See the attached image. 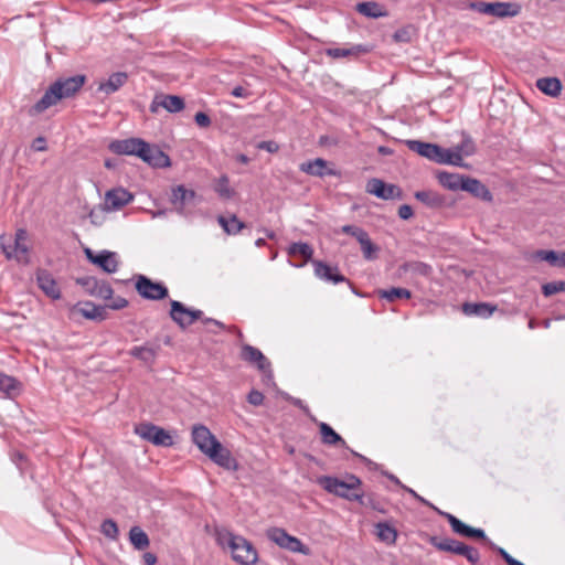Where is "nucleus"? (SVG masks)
I'll use <instances>...</instances> for the list:
<instances>
[{
    "instance_id": "obj_1",
    "label": "nucleus",
    "mask_w": 565,
    "mask_h": 565,
    "mask_svg": "<svg viewBox=\"0 0 565 565\" xmlns=\"http://www.w3.org/2000/svg\"><path fill=\"white\" fill-rule=\"evenodd\" d=\"M108 149L119 156H136L152 168H167L171 164L168 154L141 138L113 140L108 145Z\"/></svg>"
},
{
    "instance_id": "obj_2",
    "label": "nucleus",
    "mask_w": 565,
    "mask_h": 565,
    "mask_svg": "<svg viewBox=\"0 0 565 565\" xmlns=\"http://www.w3.org/2000/svg\"><path fill=\"white\" fill-rule=\"evenodd\" d=\"M87 77L76 74L70 77H58L44 92L43 96L29 109L30 116H36L55 106L60 100L74 97L86 83Z\"/></svg>"
},
{
    "instance_id": "obj_3",
    "label": "nucleus",
    "mask_w": 565,
    "mask_h": 565,
    "mask_svg": "<svg viewBox=\"0 0 565 565\" xmlns=\"http://www.w3.org/2000/svg\"><path fill=\"white\" fill-rule=\"evenodd\" d=\"M216 541L222 547L230 548L233 559L241 565H254L258 559V553L254 545L241 535H236L226 529L216 531Z\"/></svg>"
},
{
    "instance_id": "obj_4",
    "label": "nucleus",
    "mask_w": 565,
    "mask_h": 565,
    "mask_svg": "<svg viewBox=\"0 0 565 565\" xmlns=\"http://www.w3.org/2000/svg\"><path fill=\"white\" fill-rule=\"evenodd\" d=\"M318 483L329 493L349 501H358L362 505L365 504L364 494L359 491L361 480L354 475H348L345 480L331 476H321L318 478Z\"/></svg>"
},
{
    "instance_id": "obj_5",
    "label": "nucleus",
    "mask_w": 565,
    "mask_h": 565,
    "mask_svg": "<svg viewBox=\"0 0 565 565\" xmlns=\"http://www.w3.org/2000/svg\"><path fill=\"white\" fill-rule=\"evenodd\" d=\"M405 143L409 150L438 164L459 163L460 157L457 153H450L436 143L422 140H406Z\"/></svg>"
},
{
    "instance_id": "obj_6",
    "label": "nucleus",
    "mask_w": 565,
    "mask_h": 565,
    "mask_svg": "<svg viewBox=\"0 0 565 565\" xmlns=\"http://www.w3.org/2000/svg\"><path fill=\"white\" fill-rule=\"evenodd\" d=\"M467 9L499 19L513 18L521 12V6L519 3L503 1H471L467 4Z\"/></svg>"
},
{
    "instance_id": "obj_7",
    "label": "nucleus",
    "mask_w": 565,
    "mask_h": 565,
    "mask_svg": "<svg viewBox=\"0 0 565 565\" xmlns=\"http://www.w3.org/2000/svg\"><path fill=\"white\" fill-rule=\"evenodd\" d=\"M430 544L438 551L460 555L467 558L471 565H477L480 561L479 551L470 545L450 537L433 536L429 540Z\"/></svg>"
},
{
    "instance_id": "obj_8",
    "label": "nucleus",
    "mask_w": 565,
    "mask_h": 565,
    "mask_svg": "<svg viewBox=\"0 0 565 565\" xmlns=\"http://www.w3.org/2000/svg\"><path fill=\"white\" fill-rule=\"evenodd\" d=\"M28 232L19 228L14 235L13 244L1 243V249L8 259H15L18 263H29V246L26 245Z\"/></svg>"
},
{
    "instance_id": "obj_9",
    "label": "nucleus",
    "mask_w": 565,
    "mask_h": 565,
    "mask_svg": "<svg viewBox=\"0 0 565 565\" xmlns=\"http://www.w3.org/2000/svg\"><path fill=\"white\" fill-rule=\"evenodd\" d=\"M135 433L142 439L156 446L170 447L173 445L171 435L163 428L150 423H141L135 427Z\"/></svg>"
},
{
    "instance_id": "obj_10",
    "label": "nucleus",
    "mask_w": 565,
    "mask_h": 565,
    "mask_svg": "<svg viewBox=\"0 0 565 565\" xmlns=\"http://www.w3.org/2000/svg\"><path fill=\"white\" fill-rule=\"evenodd\" d=\"M267 537L279 547L294 553L309 554V548L296 536L289 535L284 529L271 527L267 531Z\"/></svg>"
},
{
    "instance_id": "obj_11",
    "label": "nucleus",
    "mask_w": 565,
    "mask_h": 565,
    "mask_svg": "<svg viewBox=\"0 0 565 565\" xmlns=\"http://www.w3.org/2000/svg\"><path fill=\"white\" fill-rule=\"evenodd\" d=\"M136 290L138 294L148 300H161L168 296V288L162 282L152 281L145 275H137Z\"/></svg>"
},
{
    "instance_id": "obj_12",
    "label": "nucleus",
    "mask_w": 565,
    "mask_h": 565,
    "mask_svg": "<svg viewBox=\"0 0 565 565\" xmlns=\"http://www.w3.org/2000/svg\"><path fill=\"white\" fill-rule=\"evenodd\" d=\"M170 305V317L182 329L191 326L203 316L201 310L188 308L178 300H171Z\"/></svg>"
},
{
    "instance_id": "obj_13",
    "label": "nucleus",
    "mask_w": 565,
    "mask_h": 565,
    "mask_svg": "<svg viewBox=\"0 0 565 565\" xmlns=\"http://www.w3.org/2000/svg\"><path fill=\"white\" fill-rule=\"evenodd\" d=\"M241 358L244 361L254 364L259 371H262L265 374L266 380L273 381L274 375L270 369V362L259 349L249 344H244L242 347Z\"/></svg>"
},
{
    "instance_id": "obj_14",
    "label": "nucleus",
    "mask_w": 565,
    "mask_h": 565,
    "mask_svg": "<svg viewBox=\"0 0 565 565\" xmlns=\"http://www.w3.org/2000/svg\"><path fill=\"white\" fill-rule=\"evenodd\" d=\"M134 200L132 193L119 186L106 192L102 210L105 212L118 211Z\"/></svg>"
},
{
    "instance_id": "obj_15",
    "label": "nucleus",
    "mask_w": 565,
    "mask_h": 565,
    "mask_svg": "<svg viewBox=\"0 0 565 565\" xmlns=\"http://www.w3.org/2000/svg\"><path fill=\"white\" fill-rule=\"evenodd\" d=\"M366 192L382 200L402 199V190L395 184H387L381 179L373 178L366 183Z\"/></svg>"
},
{
    "instance_id": "obj_16",
    "label": "nucleus",
    "mask_w": 565,
    "mask_h": 565,
    "mask_svg": "<svg viewBox=\"0 0 565 565\" xmlns=\"http://www.w3.org/2000/svg\"><path fill=\"white\" fill-rule=\"evenodd\" d=\"M207 456L214 463L226 469V470H237L238 463L236 459L232 456V452L225 448L220 441L215 444L213 448L205 455Z\"/></svg>"
},
{
    "instance_id": "obj_17",
    "label": "nucleus",
    "mask_w": 565,
    "mask_h": 565,
    "mask_svg": "<svg viewBox=\"0 0 565 565\" xmlns=\"http://www.w3.org/2000/svg\"><path fill=\"white\" fill-rule=\"evenodd\" d=\"M192 441L200 449L201 452L206 455L211 448L218 443L216 437L204 425H194L192 428Z\"/></svg>"
},
{
    "instance_id": "obj_18",
    "label": "nucleus",
    "mask_w": 565,
    "mask_h": 565,
    "mask_svg": "<svg viewBox=\"0 0 565 565\" xmlns=\"http://www.w3.org/2000/svg\"><path fill=\"white\" fill-rule=\"evenodd\" d=\"M184 100L177 95H156L150 104V111L156 114L159 108H164L169 113H179L184 108Z\"/></svg>"
},
{
    "instance_id": "obj_19",
    "label": "nucleus",
    "mask_w": 565,
    "mask_h": 565,
    "mask_svg": "<svg viewBox=\"0 0 565 565\" xmlns=\"http://www.w3.org/2000/svg\"><path fill=\"white\" fill-rule=\"evenodd\" d=\"M195 196L196 194L193 190L186 189L184 185H178L172 189L171 203L177 212L183 215L185 207L194 204Z\"/></svg>"
},
{
    "instance_id": "obj_20",
    "label": "nucleus",
    "mask_w": 565,
    "mask_h": 565,
    "mask_svg": "<svg viewBox=\"0 0 565 565\" xmlns=\"http://www.w3.org/2000/svg\"><path fill=\"white\" fill-rule=\"evenodd\" d=\"M36 282L39 288L50 298L57 300L61 298V289L52 276L46 269H39L36 271Z\"/></svg>"
},
{
    "instance_id": "obj_21",
    "label": "nucleus",
    "mask_w": 565,
    "mask_h": 565,
    "mask_svg": "<svg viewBox=\"0 0 565 565\" xmlns=\"http://www.w3.org/2000/svg\"><path fill=\"white\" fill-rule=\"evenodd\" d=\"M73 311L88 320L98 322L104 321L107 318V308L104 306H97L92 301L78 302L74 306Z\"/></svg>"
},
{
    "instance_id": "obj_22",
    "label": "nucleus",
    "mask_w": 565,
    "mask_h": 565,
    "mask_svg": "<svg viewBox=\"0 0 565 565\" xmlns=\"http://www.w3.org/2000/svg\"><path fill=\"white\" fill-rule=\"evenodd\" d=\"M300 171L313 175L323 178L326 175H338V171L334 169H330L328 167V161L322 158H316L315 160H309L306 162H302L299 167Z\"/></svg>"
},
{
    "instance_id": "obj_23",
    "label": "nucleus",
    "mask_w": 565,
    "mask_h": 565,
    "mask_svg": "<svg viewBox=\"0 0 565 565\" xmlns=\"http://www.w3.org/2000/svg\"><path fill=\"white\" fill-rule=\"evenodd\" d=\"M312 264L315 266V275L319 279L332 284L347 281V278L339 273L338 267H331L321 260H312Z\"/></svg>"
},
{
    "instance_id": "obj_24",
    "label": "nucleus",
    "mask_w": 565,
    "mask_h": 565,
    "mask_svg": "<svg viewBox=\"0 0 565 565\" xmlns=\"http://www.w3.org/2000/svg\"><path fill=\"white\" fill-rule=\"evenodd\" d=\"M128 81V74L126 72H116L109 75V77L100 82L97 87V92L105 94L106 96L111 95L119 90Z\"/></svg>"
},
{
    "instance_id": "obj_25",
    "label": "nucleus",
    "mask_w": 565,
    "mask_h": 565,
    "mask_svg": "<svg viewBox=\"0 0 565 565\" xmlns=\"http://www.w3.org/2000/svg\"><path fill=\"white\" fill-rule=\"evenodd\" d=\"M159 345H136L129 350V354L142 362L146 366L152 367L158 355Z\"/></svg>"
},
{
    "instance_id": "obj_26",
    "label": "nucleus",
    "mask_w": 565,
    "mask_h": 565,
    "mask_svg": "<svg viewBox=\"0 0 565 565\" xmlns=\"http://www.w3.org/2000/svg\"><path fill=\"white\" fill-rule=\"evenodd\" d=\"M461 190L483 201H491L492 194L488 188L478 179L466 177Z\"/></svg>"
},
{
    "instance_id": "obj_27",
    "label": "nucleus",
    "mask_w": 565,
    "mask_h": 565,
    "mask_svg": "<svg viewBox=\"0 0 565 565\" xmlns=\"http://www.w3.org/2000/svg\"><path fill=\"white\" fill-rule=\"evenodd\" d=\"M21 392V383L13 376L0 372V396L14 398Z\"/></svg>"
},
{
    "instance_id": "obj_28",
    "label": "nucleus",
    "mask_w": 565,
    "mask_h": 565,
    "mask_svg": "<svg viewBox=\"0 0 565 565\" xmlns=\"http://www.w3.org/2000/svg\"><path fill=\"white\" fill-rule=\"evenodd\" d=\"M321 440L328 446H340L342 448H349L347 441L327 423L320 422L318 424Z\"/></svg>"
},
{
    "instance_id": "obj_29",
    "label": "nucleus",
    "mask_w": 565,
    "mask_h": 565,
    "mask_svg": "<svg viewBox=\"0 0 565 565\" xmlns=\"http://www.w3.org/2000/svg\"><path fill=\"white\" fill-rule=\"evenodd\" d=\"M93 264L99 266L108 274L116 273L118 269L117 254L115 252L102 250L94 257Z\"/></svg>"
},
{
    "instance_id": "obj_30",
    "label": "nucleus",
    "mask_w": 565,
    "mask_h": 565,
    "mask_svg": "<svg viewBox=\"0 0 565 565\" xmlns=\"http://www.w3.org/2000/svg\"><path fill=\"white\" fill-rule=\"evenodd\" d=\"M497 307L488 302H466L462 306V311L467 316H477L481 318H489L495 311Z\"/></svg>"
},
{
    "instance_id": "obj_31",
    "label": "nucleus",
    "mask_w": 565,
    "mask_h": 565,
    "mask_svg": "<svg viewBox=\"0 0 565 565\" xmlns=\"http://www.w3.org/2000/svg\"><path fill=\"white\" fill-rule=\"evenodd\" d=\"M465 175L459 173H450V172H438L437 180L445 188L450 191H460L461 184L463 183Z\"/></svg>"
},
{
    "instance_id": "obj_32",
    "label": "nucleus",
    "mask_w": 565,
    "mask_h": 565,
    "mask_svg": "<svg viewBox=\"0 0 565 565\" xmlns=\"http://www.w3.org/2000/svg\"><path fill=\"white\" fill-rule=\"evenodd\" d=\"M536 87L547 96L557 97L562 90V82L557 77H542L536 81Z\"/></svg>"
},
{
    "instance_id": "obj_33",
    "label": "nucleus",
    "mask_w": 565,
    "mask_h": 565,
    "mask_svg": "<svg viewBox=\"0 0 565 565\" xmlns=\"http://www.w3.org/2000/svg\"><path fill=\"white\" fill-rule=\"evenodd\" d=\"M415 198L430 209H438L445 204L444 196L431 190L417 191Z\"/></svg>"
},
{
    "instance_id": "obj_34",
    "label": "nucleus",
    "mask_w": 565,
    "mask_h": 565,
    "mask_svg": "<svg viewBox=\"0 0 565 565\" xmlns=\"http://www.w3.org/2000/svg\"><path fill=\"white\" fill-rule=\"evenodd\" d=\"M129 541L137 551H143L150 544L148 534L140 526L137 525L130 529Z\"/></svg>"
},
{
    "instance_id": "obj_35",
    "label": "nucleus",
    "mask_w": 565,
    "mask_h": 565,
    "mask_svg": "<svg viewBox=\"0 0 565 565\" xmlns=\"http://www.w3.org/2000/svg\"><path fill=\"white\" fill-rule=\"evenodd\" d=\"M356 11L366 18H380L386 15L381 4L374 1H364L356 4Z\"/></svg>"
},
{
    "instance_id": "obj_36",
    "label": "nucleus",
    "mask_w": 565,
    "mask_h": 565,
    "mask_svg": "<svg viewBox=\"0 0 565 565\" xmlns=\"http://www.w3.org/2000/svg\"><path fill=\"white\" fill-rule=\"evenodd\" d=\"M363 52H366V50L362 45H353L351 47H330L326 50V54L332 58L358 56Z\"/></svg>"
},
{
    "instance_id": "obj_37",
    "label": "nucleus",
    "mask_w": 565,
    "mask_h": 565,
    "mask_svg": "<svg viewBox=\"0 0 565 565\" xmlns=\"http://www.w3.org/2000/svg\"><path fill=\"white\" fill-rule=\"evenodd\" d=\"M450 153H457L460 157L459 163H450L451 166L463 167V156H470L475 152V145L470 138H466L455 148L447 149Z\"/></svg>"
},
{
    "instance_id": "obj_38",
    "label": "nucleus",
    "mask_w": 565,
    "mask_h": 565,
    "mask_svg": "<svg viewBox=\"0 0 565 565\" xmlns=\"http://www.w3.org/2000/svg\"><path fill=\"white\" fill-rule=\"evenodd\" d=\"M440 514L448 521V523L451 526V530L461 536L469 537L472 526L463 523L461 520L456 518L455 515L447 513V512H440Z\"/></svg>"
},
{
    "instance_id": "obj_39",
    "label": "nucleus",
    "mask_w": 565,
    "mask_h": 565,
    "mask_svg": "<svg viewBox=\"0 0 565 565\" xmlns=\"http://www.w3.org/2000/svg\"><path fill=\"white\" fill-rule=\"evenodd\" d=\"M379 296L382 299H385L390 302H394L397 299H408L411 297V291L406 288L402 287H392L390 289H381L379 290Z\"/></svg>"
},
{
    "instance_id": "obj_40",
    "label": "nucleus",
    "mask_w": 565,
    "mask_h": 565,
    "mask_svg": "<svg viewBox=\"0 0 565 565\" xmlns=\"http://www.w3.org/2000/svg\"><path fill=\"white\" fill-rule=\"evenodd\" d=\"M376 535L379 539L387 544H394L397 539L396 530L385 522H380L375 525Z\"/></svg>"
},
{
    "instance_id": "obj_41",
    "label": "nucleus",
    "mask_w": 565,
    "mask_h": 565,
    "mask_svg": "<svg viewBox=\"0 0 565 565\" xmlns=\"http://www.w3.org/2000/svg\"><path fill=\"white\" fill-rule=\"evenodd\" d=\"M218 223L230 235H236L245 227V224L241 222L235 215H232L230 218L218 216Z\"/></svg>"
},
{
    "instance_id": "obj_42",
    "label": "nucleus",
    "mask_w": 565,
    "mask_h": 565,
    "mask_svg": "<svg viewBox=\"0 0 565 565\" xmlns=\"http://www.w3.org/2000/svg\"><path fill=\"white\" fill-rule=\"evenodd\" d=\"M288 255L289 256H301L303 257L305 262H308L312 258V255H313V249L312 247L308 244V243H302V242H298V243H292L289 247H288Z\"/></svg>"
},
{
    "instance_id": "obj_43",
    "label": "nucleus",
    "mask_w": 565,
    "mask_h": 565,
    "mask_svg": "<svg viewBox=\"0 0 565 565\" xmlns=\"http://www.w3.org/2000/svg\"><path fill=\"white\" fill-rule=\"evenodd\" d=\"M214 191L225 200H230L234 195V190L230 185V179L227 175H222L218 178L214 185Z\"/></svg>"
},
{
    "instance_id": "obj_44",
    "label": "nucleus",
    "mask_w": 565,
    "mask_h": 565,
    "mask_svg": "<svg viewBox=\"0 0 565 565\" xmlns=\"http://www.w3.org/2000/svg\"><path fill=\"white\" fill-rule=\"evenodd\" d=\"M359 243L361 245V250H362L363 257L366 260H374L377 258V253H379L380 248H379V246L373 244L369 234L363 239H361Z\"/></svg>"
},
{
    "instance_id": "obj_45",
    "label": "nucleus",
    "mask_w": 565,
    "mask_h": 565,
    "mask_svg": "<svg viewBox=\"0 0 565 565\" xmlns=\"http://www.w3.org/2000/svg\"><path fill=\"white\" fill-rule=\"evenodd\" d=\"M415 36L416 29L413 25H405L393 34L394 41L401 43H409Z\"/></svg>"
},
{
    "instance_id": "obj_46",
    "label": "nucleus",
    "mask_w": 565,
    "mask_h": 565,
    "mask_svg": "<svg viewBox=\"0 0 565 565\" xmlns=\"http://www.w3.org/2000/svg\"><path fill=\"white\" fill-rule=\"evenodd\" d=\"M565 291V280L551 281L542 286V292L545 297Z\"/></svg>"
},
{
    "instance_id": "obj_47",
    "label": "nucleus",
    "mask_w": 565,
    "mask_h": 565,
    "mask_svg": "<svg viewBox=\"0 0 565 565\" xmlns=\"http://www.w3.org/2000/svg\"><path fill=\"white\" fill-rule=\"evenodd\" d=\"M100 531L106 537L110 540H116L118 537V526L111 519H107L102 523Z\"/></svg>"
},
{
    "instance_id": "obj_48",
    "label": "nucleus",
    "mask_w": 565,
    "mask_h": 565,
    "mask_svg": "<svg viewBox=\"0 0 565 565\" xmlns=\"http://www.w3.org/2000/svg\"><path fill=\"white\" fill-rule=\"evenodd\" d=\"M491 546L509 565H524L522 562L512 557L504 548L494 546L493 544H491Z\"/></svg>"
},
{
    "instance_id": "obj_49",
    "label": "nucleus",
    "mask_w": 565,
    "mask_h": 565,
    "mask_svg": "<svg viewBox=\"0 0 565 565\" xmlns=\"http://www.w3.org/2000/svg\"><path fill=\"white\" fill-rule=\"evenodd\" d=\"M247 401L254 406H259L264 402V394L257 390H252L247 395Z\"/></svg>"
},
{
    "instance_id": "obj_50",
    "label": "nucleus",
    "mask_w": 565,
    "mask_h": 565,
    "mask_svg": "<svg viewBox=\"0 0 565 565\" xmlns=\"http://www.w3.org/2000/svg\"><path fill=\"white\" fill-rule=\"evenodd\" d=\"M257 149L265 150L270 153H275L279 150V145L276 141L267 140L257 143Z\"/></svg>"
},
{
    "instance_id": "obj_51",
    "label": "nucleus",
    "mask_w": 565,
    "mask_h": 565,
    "mask_svg": "<svg viewBox=\"0 0 565 565\" xmlns=\"http://www.w3.org/2000/svg\"><path fill=\"white\" fill-rule=\"evenodd\" d=\"M539 256L541 259L548 262L551 265H556L558 260V254L554 250H540Z\"/></svg>"
},
{
    "instance_id": "obj_52",
    "label": "nucleus",
    "mask_w": 565,
    "mask_h": 565,
    "mask_svg": "<svg viewBox=\"0 0 565 565\" xmlns=\"http://www.w3.org/2000/svg\"><path fill=\"white\" fill-rule=\"evenodd\" d=\"M409 267L412 268V270L420 274V275H424V276H427L430 274L431 271V267L425 263H422V262H416V263H413L409 265Z\"/></svg>"
},
{
    "instance_id": "obj_53",
    "label": "nucleus",
    "mask_w": 565,
    "mask_h": 565,
    "mask_svg": "<svg viewBox=\"0 0 565 565\" xmlns=\"http://www.w3.org/2000/svg\"><path fill=\"white\" fill-rule=\"evenodd\" d=\"M194 121L199 127L206 128L211 125V118L203 111H199L194 116Z\"/></svg>"
},
{
    "instance_id": "obj_54",
    "label": "nucleus",
    "mask_w": 565,
    "mask_h": 565,
    "mask_svg": "<svg viewBox=\"0 0 565 565\" xmlns=\"http://www.w3.org/2000/svg\"><path fill=\"white\" fill-rule=\"evenodd\" d=\"M78 284L90 289L92 292H95V288L99 285L98 280L94 277H86L77 280Z\"/></svg>"
},
{
    "instance_id": "obj_55",
    "label": "nucleus",
    "mask_w": 565,
    "mask_h": 565,
    "mask_svg": "<svg viewBox=\"0 0 565 565\" xmlns=\"http://www.w3.org/2000/svg\"><path fill=\"white\" fill-rule=\"evenodd\" d=\"M413 209L411 205L408 204H403L399 206L398 209V216L402 218V220H408L413 216Z\"/></svg>"
},
{
    "instance_id": "obj_56",
    "label": "nucleus",
    "mask_w": 565,
    "mask_h": 565,
    "mask_svg": "<svg viewBox=\"0 0 565 565\" xmlns=\"http://www.w3.org/2000/svg\"><path fill=\"white\" fill-rule=\"evenodd\" d=\"M231 95L234 96V97H237V98H247L249 97L252 94L250 92H248L246 88H244L243 86H236L232 89L231 92Z\"/></svg>"
},
{
    "instance_id": "obj_57",
    "label": "nucleus",
    "mask_w": 565,
    "mask_h": 565,
    "mask_svg": "<svg viewBox=\"0 0 565 565\" xmlns=\"http://www.w3.org/2000/svg\"><path fill=\"white\" fill-rule=\"evenodd\" d=\"M97 295L104 297V298H108L111 296L113 294V289L110 288L109 285L103 282L100 286H99V290L96 291Z\"/></svg>"
},
{
    "instance_id": "obj_58",
    "label": "nucleus",
    "mask_w": 565,
    "mask_h": 565,
    "mask_svg": "<svg viewBox=\"0 0 565 565\" xmlns=\"http://www.w3.org/2000/svg\"><path fill=\"white\" fill-rule=\"evenodd\" d=\"M288 401H290V403L300 408L301 411H303V413L306 414H309V408L307 405H305V403L300 399V398H296V397H289Z\"/></svg>"
},
{
    "instance_id": "obj_59",
    "label": "nucleus",
    "mask_w": 565,
    "mask_h": 565,
    "mask_svg": "<svg viewBox=\"0 0 565 565\" xmlns=\"http://www.w3.org/2000/svg\"><path fill=\"white\" fill-rule=\"evenodd\" d=\"M142 559L146 565H156L157 563V556L150 552L145 553Z\"/></svg>"
},
{
    "instance_id": "obj_60",
    "label": "nucleus",
    "mask_w": 565,
    "mask_h": 565,
    "mask_svg": "<svg viewBox=\"0 0 565 565\" xmlns=\"http://www.w3.org/2000/svg\"><path fill=\"white\" fill-rule=\"evenodd\" d=\"M402 488L407 491L408 493H411L416 500H418L419 502H422L423 504H426V505H429L430 507V503L425 500L423 497H420L419 494H417L413 489L406 487V486H402Z\"/></svg>"
},
{
    "instance_id": "obj_61",
    "label": "nucleus",
    "mask_w": 565,
    "mask_h": 565,
    "mask_svg": "<svg viewBox=\"0 0 565 565\" xmlns=\"http://www.w3.org/2000/svg\"><path fill=\"white\" fill-rule=\"evenodd\" d=\"M469 537L487 540L486 533L482 529L472 527Z\"/></svg>"
},
{
    "instance_id": "obj_62",
    "label": "nucleus",
    "mask_w": 565,
    "mask_h": 565,
    "mask_svg": "<svg viewBox=\"0 0 565 565\" xmlns=\"http://www.w3.org/2000/svg\"><path fill=\"white\" fill-rule=\"evenodd\" d=\"M366 235H367V232H366L365 230H363L362 227H360V226H356V227H355V231L352 233V236H353L358 242H360L361 239H363Z\"/></svg>"
},
{
    "instance_id": "obj_63",
    "label": "nucleus",
    "mask_w": 565,
    "mask_h": 565,
    "mask_svg": "<svg viewBox=\"0 0 565 565\" xmlns=\"http://www.w3.org/2000/svg\"><path fill=\"white\" fill-rule=\"evenodd\" d=\"M128 306V301L125 298H118L114 301V303L110 306L111 309H122Z\"/></svg>"
},
{
    "instance_id": "obj_64",
    "label": "nucleus",
    "mask_w": 565,
    "mask_h": 565,
    "mask_svg": "<svg viewBox=\"0 0 565 565\" xmlns=\"http://www.w3.org/2000/svg\"><path fill=\"white\" fill-rule=\"evenodd\" d=\"M89 218H90V222L96 225V226H100L104 222V217L103 216H99L97 215L94 211H92L89 213Z\"/></svg>"
}]
</instances>
